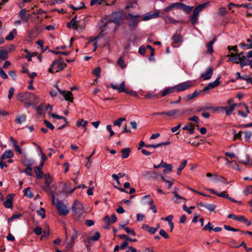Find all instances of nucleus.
<instances>
[{
    "instance_id": "1",
    "label": "nucleus",
    "mask_w": 252,
    "mask_h": 252,
    "mask_svg": "<svg viewBox=\"0 0 252 252\" xmlns=\"http://www.w3.org/2000/svg\"><path fill=\"white\" fill-rule=\"evenodd\" d=\"M54 189L55 187L54 186H51L50 188L52 195V203L55 205L60 215L66 216L69 212V209L62 201H58L57 203H55V195L54 193Z\"/></svg>"
},
{
    "instance_id": "2",
    "label": "nucleus",
    "mask_w": 252,
    "mask_h": 252,
    "mask_svg": "<svg viewBox=\"0 0 252 252\" xmlns=\"http://www.w3.org/2000/svg\"><path fill=\"white\" fill-rule=\"evenodd\" d=\"M209 5V2H205L199 4L193 10V13L189 16L190 22L194 25L198 23V19L199 16V13L205 8Z\"/></svg>"
},
{
    "instance_id": "3",
    "label": "nucleus",
    "mask_w": 252,
    "mask_h": 252,
    "mask_svg": "<svg viewBox=\"0 0 252 252\" xmlns=\"http://www.w3.org/2000/svg\"><path fill=\"white\" fill-rule=\"evenodd\" d=\"M17 98L21 102L30 101L35 103L37 102L38 100V96L32 93H19L17 96Z\"/></svg>"
},
{
    "instance_id": "4",
    "label": "nucleus",
    "mask_w": 252,
    "mask_h": 252,
    "mask_svg": "<svg viewBox=\"0 0 252 252\" xmlns=\"http://www.w3.org/2000/svg\"><path fill=\"white\" fill-rule=\"evenodd\" d=\"M66 66V64L64 63L63 60L61 58L53 61L50 67L48 69V71L50 73H54L60 71Z\"/></svg>"
},
{
    "instance_id": "5",
    "label": "nucleus",
    "mask_w": 252,
    "mask_h": 252,
    "mask_svg": "<svg viewBox=\"0 0 252 252\" xmlns=\"http://www.w3.org/2000/svg\"><path fill=\"white\" fill-rule=\"evenodd\" d=\"M72 211L74 217L76 219L80 218L84 213V209L82 204L78 200L74 202L72 207Z\"/></svg>"
},
{
    "instance_id": "6",
    "label": "nucleus",
    "mask_w": 252,
    "mask_h": 252,
    "mask_svg": "<svg viewBox=\"0 0 252 252\" xmlns=\"http://www.w3.org/2000/svg\"><path fill=\"white\" fill-rule=\"evenodd\" d=\"M139 15H133L131 14H128L126 16V19L128 21V25L131 30H133L135 27L137 26L140 20Z\"/></svg>"
},
{
    "instance_id": "7",
    "label": "nucleus",
    "mask_w": 252,
    "mask_h": 252,
    "mask_svg": "<svg viewBox=\"0 0 252 252\" xmlns=\"http://www.w3.org/2000/svg\"><path fill=\"white\" fill-rule=\"evenodd\" d=\"M185 113V111H181L179 109H174L167 112L164 111V115L176 118L183 117L184 116Z\"/></svg>"
},
{
    "instance_id": "8",
    "label": "nucleus",
    "mask_w": 252,
    "mask_h": 252,
    "mask_svg": "<svg viewBox=\"0 0 252 252\" xmlns=\"http://www.w3.org/2000/svg\"><path fill=\"white\" fill-rule=\"evenodd\" d=\"M193 84L190 81L181 83L176 86H175V89L176 92H183L192 86Z\"/></svg>"
},
{
    "instance_id": "9",
    "label": "nucleus",
    "mask_w": 252,
    "mask_h": 252,
    "mask_svg": "<svg viewBox=\"0 0 252 252\" xmlns=\"http://www.w3.org/2000/svg\"><path fill=\"white\" fill-rule=\"evenodd\" d=\"M110 86L112 87L113 89L117 90L118 93H122L126 91L125 82L124 81H123L120 86L112 83L110 84Z\"/></svg>"
},
{
    "instance_id": "10",
    "label": "nucleus",
    "mask_w": 252,
    "mask_h": 252,
    "mask_svg": "<svg viewBox=\"0 0 252 252\" xmlns=\"http://www.w3.org/2000/svg\"><path fill=\"white\" fill-rule=\"evenodd\" d=\"M100 237V233L98 232H91L89 236L87 238L86 241L91 243L92 241H96Z\"/></svg>"
},
{
    "instance_id": "11",
    "label": "nucleus",
    "mask_w": 252,
    "mask_h": 252,
    "mask_svg": "<svg viewBox=\"0 0 252 252\" xmlns=\"http://www.w3.org/2000/svg\"><path fill=\"white\" fill-rule=\"evenodd\" d=\"M220 78V77L219 76L216 79L215 81H214V82H213L212 83H210L207 86H206L204 88V89H203V92L207 91H208L210 89H212L213 88H214L215 87L218 86L220 83L219 81Z\"/></svg>"
},
{
    "instance_id": "12",
    "label": "nucleus",
    "mask_w": 252,
    "mask_h": 252,
    "mask_svg": "<svg viewBox=\"0 0 252 252\" xmlns=\"http://www.w3.org/2000/svg\"><path fill=\"white\" fill-rule=\"evenodd\" d=\"M159 13L158 11H156L154 13H147L146 15L143 16L142 20L143 21H148L152 19L156 18L159 16Z\"/></svg>"
},
{
    "instance_id": "13",
    "label": "nucleus",
    "mask_w": 252,
    "mask_h": 252,
    "mask_svg": "<svg viewBox=\"0 0 252 252\" xmlns=\"http://www.w3.org/2000/svg\"><path fill=\"white\" fill-rule=\"evenodd\" d=\"M213 72V68L212 67H209L204 73L201 75L200 77L203 78L204 80L209 79L212 76Z\"/></svg>"
},
{
    "instance_id": "14",
    "label": "nucleus",
    "mask_w": 252,
    "mask_h": 252,
    "mask_svg": "<svg viewBox=\"0 0 252 252\" xmlns=\"http://www.w3.org/2000/svg\"><path fill=\"white\" fill-rule=\"evenodd\" d=\"M60 94H61L63 96L64 99L66 100H68L70 102H73V94L71 92H66L65 91H60Z\"/></svg>"
},
{
    "instance_id": "15",
    "label": "nucleus",
    "mask_w": 252,
    "mask_h": 252,
    "mask_svg": "<svg viewBox=\"0 0 252 252\" xmlns=\"http://www.w3.org/2000/svg\"><path fill=\"white\" fill-rule=\"evenodd\" d=\"M176 92L175 87H171L165 88L164 90L160 91L161 96H165L168 94Z\"/></svg>"
},
{
    "instance_id": "16",
    "label": "nucleus",
    "mask_w": 252,
    "mask_h": 252,
    "mask_svg": "<svg viewBox=\"0 0 252 252\" xmlns=\"http://www.w3.org/2000/svg\"><path fill=\"white\" fill-rule=\"evenodd\" d=\"M240 61V66L243 67L248 64V60L245 56H244L243 53H240L236 54ZM240 62V61L239 62Z\"/></svg>"
},
{
    "instance_id": "17",
    "label": "nucleus",
    "mask_w": 252,
    "mask_h": 252,
    "mask_svg": "<svg viewBox=\"0 0 252 252\" xmlns=\"http://www.w3.org/2000/svg\"><path fill=\"white\" fill-rule=\"evenodd\" d=\"M177 7H178L180 8H182L187 13H189V12H190V11L193 8V7L192 6H188L185 4L179 3V2H177Z\"/></svg>"
},
{
    "instance_id": "18",
    "label": "nucleus",
    "mask_w": 252,
    "mask_h": 252,
    "mask_svg": "<svg viewBox=\"0 0 252 252\" xmlns=\"http://www.w3.org/2000/svg\"><path fill=\"white\" fill-rule=\"evenodd\" d=\"M70 186L71 184L69 183L65 184L64 185V188L63 189V192L65 193H72L75 190L76 188L71 189Z\"/></svg>"
},
{
    "instance_id": "19",
    "label": "nucleus",
    "mask_w": 252,
    "mask_h": 252,
    "mask_svg": "<svg viewBox=\"0 0 252 252\" xmlns=\"http://www.w3.org/2000/svg\"><path fill=\"white\" fill-rule=\"evenodd\" d=\"M14 156L13 153L11 150H7L2 155L1 158L2 160L8 158H11Z\"/></svg>"
},
{
    "instance_id": "20",
    "label": "nucleus",
    "mask_w": 252,
    "mask_h": 252,
    "mask_svg": "<svg viewBox=\"0 0 252 252\" xmlns=\"http://www.w3.org/2000/svg\"><path fill=\"white\" fill-rule=\"evenodd\" d=\"M236 106V104H232L230 105L229 107H222V108L225 110L226 114L228 116H229L232 114Z\"/></svg>"
},
{
    "instance_id": "21",
    "label": "nucleus",
    "mask_w": 252,
    "mask_h": 252,
    "mask_svg": "<svg viewBox=\"0 0 252 252\" xmlns=\"http://www.w3.org/2000/svg\"><path fill=\"white\" fill-rule=\"evenodd\" d=\"M12 194H9L6 200L4 202V206L7 208H10L12 207Z\"/></svg>"
},
{
    "instance_id": "22",
    "label": "nucleus",
    "mask_w": 252,
    "mask_h": 252,
    "mask_svg": "<svg viewBox=\"0 0 252 252\" xmlns=\"http://www.w3.org/2000/svg\"><path fill=\"white\" fill-rule=\"evenodd\" d=\"M170 142H161L157 144H147L145 146V147L146 148H157L159 147L162 146H167L169 145Z\"/></svg>"
},
{
    "instance_id": "23",
    "label": "nucleus",
    "mask_w": 252,
    "mask_h": 252,
    "mask_svg": "<svg viewBox=\"0 0 252 252\" xmlns=\"http://www.w3.org/2000/svg\"><path fill=\"white\" fill-rule=\"evenodd\" d=\"M239 162L245 165L252 166V160H250V157L249 155H246L245 160H241Z\"/></svg>"
},
{
    "instance_id": "24",
    "label": "nucleus",
    "mask_w": 252,
    "mask_h": 252,
    "mask_svg": "<svg viewBox=\"0 0 252 252\" xmlns=\"http://www.w3.org/2000/svg\"><path fill=\"white\" fill-rule=\"evenodd\" d=\"M23 163L27 167L31 166L33 163V160L31 158H29L25 157L22 159Z\"/></svg>"
},
{
    "instance_id": "25",
    "label": "nucleus",
    "mask_w": 252,
    "mask_h": 252,
    "mask_svg": "<svg viewBox=\"0 0 252 252\" xmlns=\"http://www.w3.org/2000/svg\"><path fill=\"white\" fill-rule=\"evenodd\" d=\"M164 20L166 23L167 24H175L177 23H181L180 21L179 20H176L172 18L171 17L169 16H165L164 17Z\"/></svg>"
},
{
    "instance_id": "26",
    "label": "nucleus",
    "mask_w": 252,
    "mask_h": 252,
    "mask_svg": "<svg viewBox=\"0 0 252 252\" xmlns=\"http://www.w3.org/2000/svg\"><path fill=\"white\" fill-rule=\"evenodd\" d=\"M216 41V38L215 37L212 40L210 41L207 45L208 52L212 54L213 52V45Z\"/></svg>"
},
{
    "instance_id": "27",
    "label": "nucleus",
    "mask_w": 252,
    "mask_h": 252,
    "mask_svg": "<svg viewBox=\"0 0 252 252\" xmlns=\"http://www.w3.org/2000/svg\"><path fill=\"white\" fill-rule=\"evenodd\" d=\"M142 228L143 229H145L148 232H149L151 234H155L157 231V228H155L154 227H152L149 226L147 224H143L142 226Z\"/></svg>"
},
{
    "instance_id": "28",
    "label": "nucleus",
    "mask_w": 252,
    "mask_h": 252,
    "mask_svg": "<svg viewBox=\"0 0 252 252\" xmlns=\"http://www.w3.org/2000/svg\"><path fill=\"white\" fill-rule=\"evenodd\" d=\"M26 120V116L24 114L18 115L16 116L15 120V123L21 124Z\"/></svg>"
},
{
    "instance_id": "29",
    "label": "nucleus",
    "mask_w": 252,
    "mask_h": 252,
    "mask_svg": "<svg viewBox=\"0 0 252 252\" xmlns=\"http://www.w3.org/2000/svg\"><path fill=\"white\" fill-rule=\"evenodd\" d=\"M78 22L76 20H74V19H72L70 23L67 24V28L72 27L74 30H78Z\"/></svg>"
},
{
    "instance_id": "30",
    "label": "nucleus",
    "mask_w": 252,
    "mask_h": 252,
    "mask_svg": "<svg viewBox=\"0 0 252 252\" xmlns=\"http://www.w3.org/2000/svg\"><path fill=\"white\" fill-rule=\"evenodd\" d=\"M213 181L216 182H222L224 183L226 181V179L222 176H219L217 174L214 175V178Z\"/></svg>"
},
{
    "instance_id": "31",
    "label": "nucleus",
    "mask_w": 252,
    "mask_h": 252,
    "mask_svg": "<svg viewBox=\"0 0 252 252\" xmlns=\"http://www.w3.org/2000/svg\"><path fill=\"white\" fill-rule=\"evenodd\" d=\"M183 129L184 130H189V131L190 134H192L194 132V126L191 124L186 125L183 128Z\"/></svg>"
},
{
    "instance_id": "32",
    "label": "nucleus",
    "mask_w": 252,
    "mask_h": 252,
    "mask_svg": "<svg viewBox=\"0 0 252 252\" xmlns=\"http://www.w3.org/2000/svg\"><path fill=\"white\" fill-rule=\"evenodd\" d=\"M173 40L175 43H179L182 42V37L181 35L175 33L172 37Z\"/></svg>"
},
{
    "instance_id": "33",
    "label": "nucleus",
    "mask_w": 252,
    "mask_h": 252,
    "mask_svg": "<svg viewBox=\"0 0 252 252\" xmlns=\"http://www.w3.org/2000/svg\"><path fill=\"white\" fill-rule=\"evenodd\" d=\"M17 32L16 30L13 29L12 31H11L8 35L5 37V39L6 40H12L14 37L15 35L16 34Z\"/></svg>"
},
{
    "instance_id": "34",
    "label": "nucleus",
    "mask_w": 252,
    "mask_h": 252,
    "mask_svg": "<svg viewBox=\"0 0 252 252\" xmlns=\"http://www.w3.org/2000/svg\"><path fill=\"white\" fill-rule=\"evenodd\" d=\"M187 161L186 160H184L182 161L180 165L177 169V174L180 175L181 173V171L187 165Z\"/></svg>"
},
{
    "instance_id": "35",
    "label": "nucleus",
    "mask_w": 252,
    "mask_h": 252,
    "mask_svg": "<svg viewBox=\"0 0 252 252\" xmlns=\"http://www.w3.org/2000/svg\"><path fill=\"white\" fill-rule=\"evenodd\" d=\"M120 19L121 18H116L115 17V14H113L111 18V19L110 20V21L105 25V26H108V25L111 24L112 22H113L116 24H117L119 23Z\"/></svg>"
},
{
    "instance_id": "36",
    "label": "nucleus",
    "mask_w": 252,
    "mask_h": 252,
    "mask_svg": "<svg viewBox=\"0 0 252 252\" xmlns=\"http://www.w3.org/2000/svg\"><path fill=\"white\" fill-rule=\"evenodd\" d=\"M34 172L36 175V177L38 179H40L43 176L42 172L40 167H36L34 168Z\"/></svg>"
},
{
    "instance_id": "37",
    "label": "nucleus",
    "mask_w": 252,
    "mask_h": 252,
    "mask_svg": "<svg viewBox=\"0 0 252 252\" xmlns=\"http://www.w3.org/2000/svg\"><path fill=\"white\" fill-rule=\"evenodd\" d=\"M129 149L125 148L122 150V158H126L128 157L129 155Z\"/></svg>"
},
{
    "instance_id": "38",
    "label": "nucleus",
    "mask_w": 252,
    "mask_h": 252,
    "mask_svg": "<svg viewBox=\"0 0 252 252\" xmlns=\"http://www.w3.org/2000/svg\"><path fill=\"white\" fill-rule=\"evenodd\" d=\"M233 132L234 134L233 140H236L237 139H241L242 138V133L241 131H239L238 133H236V131L235 129H233Z\"/></svg>"
},
{
    "instance_id": "39",
    "label": "nucleus",
    "mask_w": 252,
    "mask_h": 252,
    "mask_svg": "<svg viewBox=\"0 0 252 252\" xmlns=\"http://www.w3.org/2000/svg\"><path fill=\"white\" fill-rule=\"evenodd\" d=\"M7 52L6 50H0V59L2 60H5L7 59Z\"/></svg>"
},
{
    "instance_id": "40",
    "label": "nucleus",
    "mask_w": 252,
    "mask_h": 252,
    "mask_svg": "<svg viewBox=\"0 0 252 252\" xmlns=\"http://www.w3.org/2000/svg\"><path fill=\"white\" fill-rule=\"evenodd\" d=\"M24 194L29 198H32L33 196V194L29 188L25 189H24Z\"/></svg>"
},
{
    "instance_id": "41",
    "label": "nucleus",
    "mask_w": 252,
    "mask_h": 252,
    "mask_svg": "<svg viewBox=\"0 0 252 252\" xmlns=\"http://www.w3.org/2000/svg\"><path fill=\"white\" fill-rule=\"evenodd\" d=\"M88 124V122L87 121H84L83 119H80L77 121L76 123V125L78 126H82L83 127H85Z\"/></svg>"
},
{
    "instance_id": "42",
    "label": "nucleus",
    "mask_w": 252,
    "mask_h": 252,
    "mask_svg": "<svg viewBox=\"0 0 252 252\" xmlns=\"http://www.w3.org/2000/svg\"><path fill=\"white\" fill-rule=\"evenodd\" d=\"M106 0H91L90 4L91 5H99L103 2H106Z\"/></svg>"
},
{
    "instance_id": "43",
    "label": "nucleus",
    "mask_w": 252,
    "mask_h": 252,
    "mask_svg": "<svg viewBox=\"0 0 252 252\" xmlns=\"http://www.w3.org/2000/svg\"><path fill=\"white\" fill-rule=\"evenodd\" d=\"M160 167H168L169 168V171H172V169L173 168L172 166L170 164H167L166 162H164L163 161H161V162L160 163Z\"/></svg>"
},
{
    "instance_id": "44",
    "label": "nucleus",
    "mask_w": 252,
    "mask_h": 252,
    "mask_svg": "<svg viewBox=\"0 0 252 252\" xmlns=\"http://www.w3.org/2000/svg\"><path fill=\"white\" fill-rule=\"evenodd\" d=\"M126 120L125 118H120L114 122V125L120 126L123 121Z\"/></svg>"
},
{
    "instance_id": "45",
    "label": "nucleus",
    "mask_w": 252,
    "mask_h": 252,
    "mask_svg": "<svg viewBox=\"0 0 252 252\" xmlns=\"http://www.w3.org/2000/svg\"><path fill=\"white\" fill-rule=\"evenodd\" d=\"M117 63L122 69L126 67V64L122 58H120L119 59Z\"/></svg>"
},
{
    "instance_id": "46",
    "label": "nucleus",
    "mask_w": 252,
    "mask_h": 252,
    "mask_svg": "<svg viewBox=\"0 0 252 252\" xmlns=\"http://www.w3.org/2000/svg\"><path fill=\"white\" fill-rule=\"evenodd\" d=\"M125 230L126 231V232L131 235L132 236H135L136 234L135 233L134 230L132 228H130L128 227H125Z\"/></svg>"
},
{
    "instance_id": "47",
    "label": "nucleus",
    "mask_w": 252,
    "mask_h": 252,
    "mask_svg": "<svg viewBox=\"0 0 252 252\" xmlns=\"http://www.w3.org/2000/svg\"><path fill=\"white\" fill-rule=\"evenodd\" d=\"M38 148L39 150V152L40 153V155L41 156V161H45L47 160V158L46 156L42 152V149L40 146H38Z\"/></svg>"
},
{
    "instance_id": "48",
    "label": "nucleus",
    "mask_w": 252,
    "mask_h": 252,
    "mask_svg": "<svg viewBox=\"0 0 252 252\" xmlns=\"http://www.w3.org/2000/svg\"><path fill=\"white\" fill-rule=\"evenodd\" d=\"M205 208L210 212H213L216 208V205L213 204H206Z\"/></svg>"
},
{
    "instance_id": "49",
    "label": "nucleus",
    "mask_w": 252,
    "mask_h": 252,
    "mask_svg": "<svg viewBox=\"0 0 252 252\" xmlns=\"http://www.w3.org/2000/svg\"><path fill=\"white\" fill-rule=\"evenodd\" d=\"M119 238H121V239H126V240H128V241H131V242H136L137 241L136 239H132L130 238V237H128L127 236H126L125 234L120 235H119Z\"/></svg>"
},
{
    "instance_id": "50",
    "label": "nucleus",
    "mask_w": 252,
    "mask_h": 252,
    "mask_svg": "<svg viewBox=\"0 0 252 252\" xmlns=\"http://www.w3.org/2000/svg\"><path fill=\"white\" fill-rule=\"evenodd\" d=\"M78 235V232L75 229H73V232L71 235V242L74 243V240L77 238Z\"/></svg>"
},
{
    "instance_id": "51",
    "label": "nucleus",
    "mask_w": 252,
    "mask_h": 252,
    "mask_svg": "<svg viewBox=\"0 0 252 252\" xmlns=\"http://www.w3.org/2000/svg\"><path fill=\"white\" fill-rule=\"evenodd\" d=\"M214 226L210 223L208 222L203 228V230H209L211 231L213 230Z\"/></svg>"
},
{
    "instance_id": "52",
    "label": "nucleus",
    "mask_w": 252,
    "mask_h": 252,
    "mask_svg": "<svg viewBox=\"0 0 252 252\" xmlns=\"http://www.w3.org/2000/svg\"><path fill=\"white\" fill-rule=\"evenodd\" d=\"M101 69L100 67H97L93 70L94 75L99 78L100 75Z\"/></svg>"
},
{
    "instance_id": "53",
    "label": "nucleus",
    "mask_w": 252,
    "mask_h": 252,
    "mask_svg": "<svg viewBox=\"0 0 252 252\" xmlns=\"http://www.w3.org/2000/svg\"><path fill=\"white\" fill-rule=\"evenodd\" d=\"M37 213L38 215L41 217L42 219H44L45 218V209L43 208H40V210H38L37 211Z\"/></svg>"
},
{
    "instance_id": "54",
    "label": "nucleus",
    "mask_w": 252,
    "mask_h": 252,
    "mask_svg": "<svg viewBox=\"0 0 252 252\" xmlns=\"http://www.w3.org/2000/svg\"><path fill=\"white\" fill-rule=\"evenodd\" d=\"M217 196L219 197L224 198H229V196L226 191H222L220 193H218Z\"/></svg>"
},
{
    "instance_id": "55",
    "label": "nucleus",
    "mask_w": 252,
    "mask_h": 252,
    "mask_svg": "<svg viewBox=\"0 0 252 252\" xmlns=\"http://www.w3.org/2000/svg\"><path fill=\"white\" fill-rule=\"evenodd\" d=\"M52 116L54 118H56V119H63L64 122L66 123V124H67V119L64 118V117L63 116H59L58 115H57L56 114H53L52 115Z\"/></svg>"
},
{
    "instance_id": "56",
    "label": "nucleus",
    "mask_w": 252,
    "mask_h": 252,
    "mask_svg": "<svg viewBox=\"0 0 252 252\" xmlns=\"http://www.w3.org/2000/svg\"><path fill=\"white\" fill-rule=\"evenodd\" d=\"M252 132L250 131H247L245 132V140L246 141H247V142L250 141V140L252 136Z\"/></svg>"
},
{
    "instance_id": "57",
    "label": "nucleus",
    "mask_w": 252,
    "mask_h": 252,
    "mask_svg": "<svg viewBox=\"0 0 252 252\" xmlns=\"http://www.w3.org/2000/svg\"><path fill=\"white\" fill-rule=\"evenodd\" d=\"M106 129L110 132V135L108 137V139H110L111 136L114 135L115 132L112 129L111 125H107L106 126Z\"/></svg>"
},
{
    "instance_id": "58",
    "label": "nucleus",
    "mask_w": 252,
    "mask_h": 252,
    "mask_svg": "<svg viewBox=\"0 0 252 252\" xmlns=\"http://www.w3.org/2000/svg\"><path fill=\"white\" fill-rule=\"evenodd\" d=\"M178 188H176L175 187L174 188V191L173 192V193L174 194L175 196L177 198H179V199H183L185 201L186 200V199L184 198L182 196H180L178 194V192H177V190H178Z\"/></svg>"
},
{
    "instance_id": "59",
    "label": "nucleus",
    "mask_w": 252,
    "mask_h": 252,
    "mask_svg": "<svg viewBox=\"0 0 252 252\" xmlns=\"http://www.w3.org/2000/svg\"><path fill=\"white\" fill-rule=\"evenodd\" d=\"M44 123L46 125V127L50 129L51 130H53L54 128V126L47 120H44Z\"/></svg>"
},
{
    "instance_id": "60",
    "label": "nucleus",
    "mask_w": 252,
    "mask_h": 252,
    "mask_svg": "<svg viewBox=\"0 0 252 252\" xmlns=\"http://www.w3.org/2000/svg\"><path fill=\"white\" fill-rule=\"evenodd\" d=\"M45 178L46 179L45 184L48 186H49V185L52 182V180L51 178L50 177V176L49 175H45Z\"/></svg>"
},
{
    "instance_id": "61",
    "label": "nucleus",
    "mask_w": 252,
    "mask_h": 252,
    "mask_svg": "<svg viewBox=\"0 0 252 252\" xmlns=\"http://www.w3.org/2000/svg\"><path fill=\"white\" fill-rule=\"evenodd\" d=\"M15 91V89L13 87H11L8 91V98L10 99L12 98Z\"/></svg>"
},
{
    "instance_id": "62",
    "label": "nucleus",
    "mask_w": 252,
    "mask_h": 252,
    "mask_svg": "<svg viewBox=\"0 0 252 252\" xmlns=\"http://www.w3.org/2000/svg\"><path fill=\"white\" fill-rule=\"evenodd\" d=\"M33 232L37 235H40L42 232V229L40 227H36L33 230Z\"/></svg>"
},
{
    "instance_id": "63",
    "label": "nucleus",
    "mask_w": 252,
    "mask_h": 252,
    "mask_svg": "<svg viewBox=\"0 0 252 252\" xmlns=\"http://www.w3.org/2000/svg\"><path fill=\"white\" fill-rule=\"evenodd\" d=\"M159 234L165 239H168L169 238L168 234L163 229H160L159 230Z\"/></svg>"
},
{
    "instance_id": "64",
    "label": "nucleus",
    "mask_w": 252,
    "mask_h": 252,
    "mask_svg": "<svg viewBox=\"0 0 252 252\" xmlns=\"http://www.w3.org/2000/svg\"><path fill=\"white\" fill-rule=\"evenodd\" d=\"M245 193L246 195H248V194H251L252 193V185L248 186L245 190Z\"/></svg>"
}]
</instances>
